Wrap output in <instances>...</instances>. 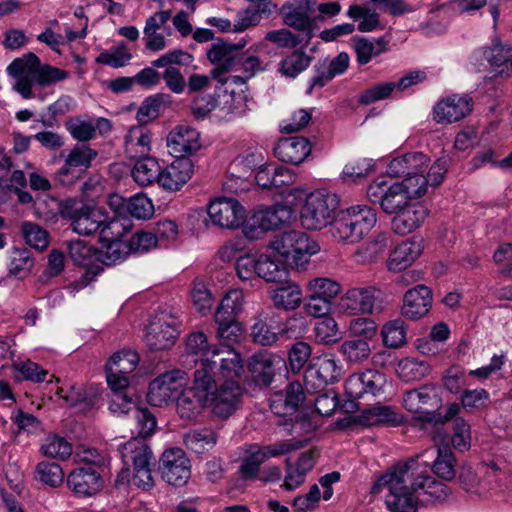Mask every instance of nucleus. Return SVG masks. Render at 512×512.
Here are the masks:
<instances>
[{
  "label": "nucleus",
  "mask_w": 512,
  "mask_h": 512,
  "mask_svg": "<svg viewBox=\"0 0 512 512\" xmlns=\"http://www.w3.org/2000/svg\"><path fill=\"white\" fill-rule=\"evenodd\" d=\"M391 238L388 233L380 232L372 239L357 248L353 257L358 264H371L383 256L390 246Z\"/></svg>",
  "instance_id": "nucleus-38"
},
{
  "label": "nucleus",
  "mask_w": 512,
  "mask_h": 512,
  "mask_svg": "<svg viewBox=\"0 0 512 512\" xmlns=\"http://www.w3.org/2000/svg\"><path fill=\"white\" fill-rule=\"evenodd\" d=\"M288 276L286 265L270 256L258 255V277L267 282H282Z\"/></svg>",
  "instance_id": "nucleus-49"
},
{
  "label": "nucleus",
  "mask_w": 512,
  "mask_h": 512,
  "mask_svg": "<svg viewBox=\"0 0 512 512\" xmlns=\"http://www.w3.org/2000/svg\"><path fill=\"white\" fill-rule=\"evenodd\" d=\"M36 477L44 485L56 488L63 483L65 475L59 464L41 461L36 466Z\"/></svg>",
  "instance_id": "nucleus-60"
},
{
  "label": "nucleus",
  "mask_w": 512,
  "mask_h": 512,
  "mask_svg": "<svg viewBox=\"0 0 512 512\" xmlns=\"http://www.w3.org/2000/svg\"><path fill=\"white\" fill-rule=\"evenodd\" d=\"M128 213L136 219H149L154 214V205L152 200L143 193H137L126 201Z\"/></svg>",
  "instance_id": "nucleus-64"
},
{
  "label": "nucleus",
  "mask_w": 512,
  "mask_h": 512,
  "mask_svg": "<svg viewBox=\"0 0 512 512\" xmlns=\"http://www.w3.org/2000/svg\"><path fill=\"white\" fill-rule=\"evenodd\" d=\"M208 215L212 223L226 229L241 227L247 217L242 204L232 197H217L208 206Z\"/></svg>",
  "instance_id": "nucleus-15"
},
{
  "label": "nucleus",
  "mask_w": 512,
  "mask_h": 512,
  "mask_svg": "<svg viewBox=\"0 0 512 512\" xmlns=\"http://www.w3.org/2000/svg\"><path fill=\"white\" fill-rule=\"evenodd\" d=\"M22 236L30 247L44 250L49 245V234L40 225L33 222H23L21 225Z\"/></svg>",
  "instance_id": "nucleus-62"
},
{
  "label": "nucleus",
  "mask_w": 512,
  "mask_h": 512,
  "mask_svg": "<svg viewBox=\"0 0 512 512\" xmlns=\"http://www.w3.org/2000/svg\"><path fill=\"white\" fill-rule=\"evenodd\" d=\"M310 141L302 136L280 139L274 147V155L282 162L301 164L311 153Z\"/></svg>",
  "instance_id": "nucleus-30"
},
{
  "label": "nucleus",
  "mask_w": 512,
  "mask_h": 512,
  "mask_svg": "<svg viewBox=\"0 0 512 512\" xmlns=\"http://www.w3.org/2000/svg\"><path fill=\"white\" fill-rule=\"evenodd\" d=\"M384 346L388 348H400L407 342V326L401 319L386 322L381 329Z\"/></svg>",
  "instance_id": "nucleus-52"
},
{
  "label": "nucleus",
  "mask_w": 512,
  "mask_h": 512,
  "mask_svg": "<svg viewBox=\"0 0 512 512\" xmlns=\"http://www.w3.org/2000/svg\"><path fill=\"white\" fill-rule=\"evenodd\" d=\"M217 442V436L212 430H193L185 435L186 447L197 454L212 449Z\"/></svg>",
  "instance_id": "nucleus-57"
},
{
  "label": "nucleus",
  "mask_w": 512,
  "mask_h": 512,
  "mask_svg": "<svg viewBox=\"0 0 512 512\" xmlns=\"http://www.w3.org/2000/svg\"><path fill=\"white\" fill-rule=\"evenodd\" d=\"M489 401L490 394L483 388L465 389L460 397L462 408L470 413L485 409Z\"/></svg>",
  "instance_id": "nucleus-63"
},
{
  "label": "nucleus",
  "mask_w": 512,
  "mask_h": 512,
  "mask_svg": "<svg viewBox=\"0 0 512 512\" xmlns=\"http://www.w3.org/2000/svg\"><path fill=\"white\" fill-rule=\"evenodd\" d=\"M296 218L295 209L282 203L257 207L244 228L245 235L258 238L260 234L289 225Z\"/></svg>",
  "instance_id": "nucleus-8"
},
{
  "label": "nucleus",
  "mask_w": 512,
  "mask_h": 512,
  "mask_svg": "<svg viewBox=\"0 0 512 512\" xmlns=\"http://www.w3.org/2000/svg\"><path fill=\"white\" fill-rule=\"evenodd\" d=\"M386 376L376 370H365L350 375L345 381V392L351 399H360L365 395L379 396L384 392Z\"/></svg>",
  "instance_id": "nucleus-19"
},
{
  "label": "nucleus",
  "mask_w": 512,
  "mask_h": 512,
  "mask_svg": "<svg viewBox=\"0 0 512 512\" xmlns=\"http://www.w3.org/2000/svg\"><path fill=\"white\" fill-rule=\"evenodd\" d=\"M189 377L180 369L167 371L156 377L149 384L147 400L150 405L163 407L167 405L184 387Z\"/></svg>",
  "instance_id": "nucleus-13"
},
{
  "label": "nucleus",
  "mask_w": 512,
  "mask_h": 512,
  "mask_svg": "<svg viewBox=\"0 0 512 512\" xmlns=\"http://www.w3.org/2000/svg\"><path fill=\"white\" fill-rule=\"evenodd\" d=\"M283 365L281 357L267 351L253 355L248 364L255 382L264 386L272 383L276 370Z\"/></svg>",
  "instance_id": "nucleus-32"
},
{
  "label": "nucleus",
  "mask_w": 512,
  "mask_h": 512,
  "mask_svg": "<svg viewBox=\"0 0 512 512\" xmlns=\"http://www.w3.org/2000/svg\"><path fill=\"white\" fill-rule=\"evenodd\" d=\"M347 16L354 21H359L357 29L360 32L368 33L381 28L380 15L366 5H351L347 10Z\"/></svg>",
  "instance_id": "nucleus-46"
},
{
  "label": "nucleus",
  "mask_w": 512,
  "mask_h": 512,
  "mask_svg": "<svg viewBox=\"0 0 512 512\" xmlns=\"http://www.w3.org/2000/svg\"><path fill=\"white\" fill-rule=\"evenodd\" d=\"M338 309L347 315H366L383 311L381 292L375 287H353L340 296Z\"/></svg>",
  "instance_id": "nucleus-12"
},
{
  "label": "nucleus",
  "mask_w": 512,
  "mask_h": 512,
  "mask_svg": "<svg viewBox=\"0 0 512 512\" xmlns=\"http://www.w3.org/2000/svg\"><path fill=\"white\" fill-rule=\"evenodd\" d=\"M377 223L375 209L368 205H353L342 211L331 227L332 236L339 242H360Z\"/></svg>",
  "instance_id": "nucleus-4"
},
{
  "label": "nucleus",
  "mask_w": 512,
  "mask_h": 512,
  "mask_svg": "<svg viewBox=\"0 0 512 512\" xmlns=\"http://www.w3.org/2000/svg\"><path fill=\"white\" fill-rule=\"evenodd\" d=\"M6 266L9 275L24 279L31 273L34 259L26 248H12L7 252Z\"/></svg>",
  "instance_id": "nucleus-41"
},
{
  "label": "nucleus",
  "mask_w": 512,
  "mask_h": 512,
  "mask_svg": "<svg viewBox=\"0 0 512 512\" xmlns=\"http://www.w3.org/2000/svg\"><path fill=\"white\" fill-rule=\"evenodd\" d=\"M363 419L369 426L379 424L398 426L404 420L403 416L394 407L382 404L367 408L363 413Z\"/></svg>",
  "instance_id": "nucleus-45"
},
{
  "label": "nucleus",
  "mask_w": 512,
  "mask_h": 512,
  "mask_svg": "<svg viewBox=\"0 0 512 512\" xmlns=\"http://www.w3.org/2000/svg\"><path fill=\"white\" fill-rule=\"evenodd\" d=\"M212 388V382L207 378L206 372L195 370L192 387L182 392L177 399L178 415L185 420H192L199 416L207 407V400Z\"/></svg>",
  "instance_id": "nucleus-11"
},
{
  "label": "nucleus",
  "mask_w": 512,
  "mask_h": 512,
  "mask_svg": "<svg viewBox=\"0 0 512 512\" xmlns=\"http://www.w3.org/2000/svg\"><path fill=\"white\" fill-rule=\"evenodd\" d=\"M131 59L132 54L127 45L125 43H120L101 52L97 56L96 62L117 69L126 66Z\"/></svg>",
  "instance_id": "nucleus-58"
},
{
  "label": "nucleus",
  "mask_w": 512,
  "mask_h": 512,
  "mask_svg": "<svg viewBox=\"0 0 512 512\" xmlns=\"http://www.w3.org/2000/svg\"><path fill=\"white\" fill-rule=\"evenodd\" d=\"M423 239L411 238L402 241L390 253L387 268L392 272H400L411 266L422 254Z\"/></svg>",
  "instance_id": "nucleus-29"
},
{
  "label": "nucleus",
  "mask_w": 512,
  "mask_h": 512,
  "mask_svg": "<svg viewBox=\"0 0 512 512\" xmlns=\"http://www.w3.org/2000/svg\"><path fill=\"white\" fill-rule=\"evenodd\" d=\"M206 376L213 385L207 400V407L215 417L228 419L240 408L244 388L237 381H223L218 386L212 374L206 373Z\"/></svg>",
  "instance_id": "nucleus-10"
},
{
  "label": "nucleus",
  "mask_w": 512,
  "mask_h": 512,
  "mask_svg": "<svg viewBox=\"0 0 512 512\" xmlns=\"http://www.w3.org/2000/svg\"><path fill=\"white\" fill-rule=\"evenodd\" d=\"M8 74L15 79L13 89L24 99L36 97L34 86L46 87L68 78L69 73L57 67L40 65L39 58L29 53L23 58L12 61L7 68Z\"/></svg>",
  "instance_id": "nucleus-3"
},
{
  "label": "nucleus",
  "mask_w": 512,
  "mask_h": 512,
  "mask_svg": "<svg viewBox=\"0 0 512 512\" xmlns=\"http://www.w3.org/2000/svg\"><path fill=\"white\" fill-rule=\"evenodd\" d=\"M280 13L283 16L284 24L304 33L305 37L302 40L306 46L313 37L310 0L287 2L282 5Z\"/></svg>",
  "instance_id": "nucleus-22"
},
{
  "label": "nucleus",
  "mask_w": 512,
  "mask_h": 512,
  "mask_svg": "<svg viewBox=\"0 0 512 512\" xmlns=\"http://www.w3.org/2000/svg\"><path fill=\"white\" fill-rule=\"evenodd\" d=\"M299 319H301V316H299ZM297 320V314L289 317L285 322L257 318L251 327V337L255 343L262 346H271L279 340L280 336L292 337L294 322Z\"/></svg>",
  "instance_id": "nucleus-20"
},
{
  "label": "nucleus",
  "mask_w": 512,
  "mask_h": 512,
  "mask_svg": "<svg viewBox=\"0 0 512 512\" xmlns=\"http://www.w3.org/2000/svg\"><path fill=\"white\" fill-rule=\"evenodd\" d=\"M306 291L308 294H312L333 303V300L341 291V285L331 278L317 277L307 282Z\"/></svg>",
  "instance_id": "nucleus-55"
},
{
  "label": "nucleus",
  "mask_w": 512,
  "mask_h": 512,
  "mask_svg": "<svg viewBox=\"0 0 512 512\" xmlns=\"http://www.w3.org/2000/svg\"><path fill=\"white\" fill-rule=\"evenodd\" d=\"M472 110V98L453 94L439 100L433 108V119L439 124H451L466 117Z\"/></svg>",
  "instance_id": "nucleus-23"
},
{
  "label": "nucleus",
  "mask_w": 512,
  "mask_h": 512,
  "mask_svg": "<svg viewBox=\"0 0 512 512\" xmlns=\"http://www.w3.org/2000/svg\"><path fill=\"white\" fill-rule=\"evenodd\" d=\"M139 355L136 351L124 349L113 354L105 365V370L129 375L139 364Z\"/></svg>",
  "instance_id": "nucleus-51"
},
{
  "label": "nucleus",
  "mask_w": 512,
  "mask_h": 512,
  "mask_svg": "<svg viewBox=\"0 0 512 512\" xmlns=\"http://www.w3.org/2000/svg\"><path fill=\"white\" fill-rule=\"evenodd\" d=\"M401 403L418 423L430 424L439 419L438 409L442 405V399L435 384H424L404 392Z\"/></svg>",
  "instance_id": "nucleus-6"
},
{
  "label": "nucleus",
  "mask_w": 512,
  "mask_h": 512,
  "mask_svg": "<svg viewBox=\"0 0 512 512\" xmlns=\"http://www.w3.org/2000/svg\"><path fill=\"white\" fill-rule=\"evenodd\" d=\"M339 352L348 364H361L371 355V347L368 341L361 339L345 340L339 348Z\"/></svg>",
  "instance_id": "nucleus-50"
},
{
  "label": "nucleus",
  "mask_w": 512,
  "mask_h": 512,
  "mask_svg": "<svg viewBox=\"0 0 512 512\" xmlns=\"http://www.w3.org/2000/svg\"><path fill=\"white\" fill-rule=\"evenodd\" d=\"M400 461L381 476L374 487L386 488L385 503L390 512H417L418 504H437L447 500L452 490L429 472L421 470L418 459Z\"/></svg>",
  "instance_id": "nucleus-1"
},
{
  "label": "nucleus",
  "mask_w": 512,
  "mask_h": 512,
  "mask_svg": "<svg viewBox=\"0 0 512 512\" xmlns=\"http://www.w3.org/2000/svg\"><path fill=\"white\" fill-rule=\"evenodd\" d=\"M220 347L211 344L207 335L202 331L190 333L186 338L185 352L193 358L196 370L212 374L217 365L216 355Z\"/></svg>",
  "instance_id": "nucleus-17"
},
{
  "label": "nucleus",
  "mask_w": 512,
  "mask_h": 512,
  "mask_svg": "<svg viewBox=\"0 0 512 512\" xmlns=\"http://www.w3.org/2000/svg\"><path fill=\"white\" fill-rule=\"evenodd\" d=\"M427 216V207L421 202L413 201L394 215L391 228L398 235H407L418 229Z\"/></svg>",
  "instance_id": "nucleus-27"
},
{
  "label": "nucleus",
  "mask_w": 512,
  "mask_h": 512,
  "mask_svg": "<svg viewBox=\"0 0 512 512\" xmlns=\"http://www.w3.org/2000/svg\"><path fill=\"white\" fill-rule=\"evenodd\" d=\"M483 56L493 71L503 77L512 76V47L500 42L483 50Z\"/></svg>",
  "instance_id": "nucleus-39"
},
{
  "label": "nucleus",
  "mask_w": 512,
  "mask_h": 512,
  "mask_svg": "<svg viewBox=\"0 0 512 512\" xmlns=\"http://www.w3.org/2000/svg\"><path fill=\"white\" fill-rule=\"evenodd\" d=\"M66 484L75 496L87 498L95 496L102 490L104 480L92 467H76L68 473Z\"/></svg>",
  "instance_id": "nucleus-21"
},
{
  "label": "nucleus",
  "mask_w": 512,
  "mask_h": 512,
  "mask_svg": "<svg viewBox=\"0 0 512 512\" xmlns=\"http://www.w3.org/2000/svg\"><path fill=\"white\" fill-rule=\"evenodd\" d=\"M270 248L278 255L290 259L297 271H304L310 258L320 252V245L305 232L286 231L274 237Z\"/></svg>",
  "instance_id": "nucleus-5"
},
{
  "label": "nucleus",
  "mask_w": 512,
  "mask_h": 512,
  "mask_svg": "<svg viewBox=\"0 0 512 512\" xmlns=\"http://www.w3.org/2000/svg\"><path fill=\"white\" fill-rule=\"evenodd\" d=\"M96 156V151L87 145H77L67 154L65 165L61 168L60 173L66 175L69 172V168L86 169Z\"/></svg>",
  "instance_id": "nucleus-56"
},
{
  "label": "nucleus",
  "mask_w": 512,
  "mask_h": 512,
  "mask_svg": "<svg viewBox=\"0 0 512 512\" xmlns=\"http://www.w3.org/2000/svg\"><path fill=\"white\" fill-rule=\"evenodd\" d=\"M118 228L117 221H109V225L101 230L100 240L103 243L102 250L98 255V259L105 265H114L123 261L130 253L128 242H124L119 238L109 236L110 231Z\"/></svg>",
  "instance_id": "nucleus-31"
},
{
  "label": "nucleus",
  "mask_w": 512,
  "mask_h": 512,
  "mask_svg": "<svg viewBox=\"0 0 512 512\" xmlns=\"http://www.w3.org/2000/svg\"><path fill=\"white\" fill-rule=\"evenodd\" d=\"M166 145L175 158L187 157L200 149V133L190 126H176L169 132Z\"/></svg>",
  "instance_id": "nucleus-25"
},
{
  "label": "nucleus",
  "mask_w": 512,
  "mask_h": 512,
  "mask_svg": "<svg viewBox=\"0 0 512 512\" xmlns=\"http://www.w3.org/2000/svg\"><path fill=\"white\" fill-rule=\"evenodd\" d=\"M458 481L461 488L470 495L484 497L490 491L487 483L482 481L476 472L467 465H463L460 468Z\"/></svg>",
  "instance_id": "nucleus-53"
},
{
  "label": "nucleus",
  "mask_w": 512,
  "mask_h": 512,
  "mask_svg": "<svg viewBox=\"0 0 512 512\" xmlns=\"http://www.w3.org/2000/svg\"><path fill=\"white\" fill-rule=\"evenodd\" d=\"M245 304L244 292L240 289H230L222 297L213 318H229L237 320L243 312Z\"/></svg>",
  "instance_id": "nucleus-44"
},
{
  "label": "nucleus",
  "mask_w": 512,
  "mask_h": 512,
  "mask_svg": "<svg viewBox=\"0 0 512 512\" xmlns=\"http://www.w3.org/2000/svg\"><path fill=\"white\" fill-rule=\"evenodd\" d=\"M344 373L341 360L333 353L312 357L304 374L305 389L309 394L338 382Z\"/></svg>",
  "instance_id": "nucleus-9"
},
{
  "label": "nucleus",
  "mask_w": 512,
  "mask_h": 512,
  "mask_svg": "<svg viewBox=\"0 0 512 512\" xmlns=\"http://www.w3.org/2000/svg\"><path fill=\"white\" fill-rule=\"evenodd\" d=\"M177 336L175 318L162 312L150 321L146 328L144 341L150 350H165L174 345Z\"/></svg>",
  "instance_id": "nucleus-16"
},
{
  "label": "nucleus",
  "mask_w": 512,
  "mask_h": 512,
  "mask_svg": "<svg viewBox=\"0 0 512 512\" xmlns=\"http://www.w3.org/2000/svg\"><path fill=\"white\" fill-rule=\"evenodd\" d=\"M425 194V180L423 178H405L401 182L390 184L387 195L382 202V210L395 215L404 207Z\"/></svg>",
  "instance_id": "nucleus-14"
},
{
  "label": "nucleus",
  "mask_w": 512,
  "mask_h": 512,
  "mask_svg": "<svg viewBox=\"0 0 512 512\" xmlns=\"http://www.w3.org/2000/svg\"><path fill=\"white\" fill-rule=\"evenodd\" d=\"M137 159L131 171L134 181L140 186H147L155 181L159 184L161 167L157 159L149 155Z\"/></svg>",
  "instance_id": "nucleus-42"
},
{
  "label": "nucleus",
  "mask_w": 512,
  "mask_h": 512,
  "mask_svg": "<svg viewBox=\"0 0 512 512\" xmlns=\"http://www.w3.org/2000/svg\"><path fill=\"white\" fill-rule=\"evenodd\" d=\"M153 234L158 246L167 248L178 242L181 231L174 220L163 219L156 223Z\"/></svg>",
  "instance_id": "nucleus-59"
},
{
  "label": "nucleus",
  "mask_w": 512,
  "mask_h": 512,
  "mask_svg": "<svg viewBox=\"0 0 512 512\" xmlns=\"http://www.w3.org/2000/svg\"><path fill=\"white\" fill-rule=\"evenodd\" d=\"M432 307V291L425 285L409 289L403 297L402 315L409 320L424 317Z\"/></svg>",
  "instance_id": "nucleus-28"
},
{
  "label": "nucleus",
  "mask_w": 512,
  "mask_h": 512,
  "mask_svg": "<svg viewBox=\"0 0 512 512\" xmlns=\"http://www.w3.org/2000/svg\"><path fill=\"white\" fill-rule=\"evenodd\" d=\"M132 418L135 421L137 436L118 447L123 468L116 478V485H133L144 491L153 488L152 467L155 457L146 443L156 427V419L147 408H134Z\"/></svg>",
  "instance_id": "nucleus-2"
},
{
  "label": "nucleus",
  "mask_w": 512,
  "mask_h": 512,
  "mask_svg": "<svg viewBox=\"0 0 512 512\" xmlns=\"http://www.w3.org/2000/svg\"><path fill=\"white\" fill-rule=\"evenodd\" d=\"M292 449V445L286 442H277L266 446L251 444L246 449V455L260 467L262 463L269 460L270 458L285 455Z\"/></svg>",
  "instance_id": "nucleus-47"
},
{
  "label": "nucleus",
  "mask_w": 512,
  "mask_h": 512,
  "mask_svg": "<svg viewBox=\"0 0 512 512\" xmlns=\"http://www.w3.org/2000/svg\"><path fill=\"white\" fill-rule=\"evenodd\" d=\"M353 41L356 60L359 65L368 64L374 57L385 52L388 45L385 37H378L373 41L364 37H355Z\"/></svg>",
  "instance_id": "nucleus-43"
},
{
  "label": "nucleus",
  "mask_w": 512,
  "mask_h": 512,
  "mask_svg": "<svg viewBox=\"0 0 512 512\" xmlns=\"http://www.w3.org/2000/svg\"><path fill=\"white\" fill-rule=\"evenodd\" d=\"M207 59L215 66L211 70V76L218 78L230 71L235 70L237 55L233 52L230 43L217 41L207 50Z\"/></svg>",
  "instance_id": "nucleus-35"
},
{
  "label": "nucleus",
  "mask_w": 512,
  "mask_h": 512,
  "mask_svg": "<svg viewBox=\"0 0 512 512\" xmlns=\"http://www.w3.org/2000/svg\"><path fill=\"white\" fill-rule=\"evenodd\" d=\"M160 472L168 484L182 487L191 477V463L180 448L165 450L160 459Z\"/></svg>",
  "instance_id": "nucleus-18"
},
{
  "label": "nucleus",
  "mask_w": 512,
  "mask_h": 512,
  "mask_svg": "<svg viewBox=\"0 0 512 512\" xmlns=\"http://www.w3.org/2000/svg\"><path fill=\"white\" fill-rule=\"evenodd\" d=\"M270 299L275 308L284 311L297 309L303 299V291L299 284L290 282L270 291Z\"/></svg>",
  "instance_id": "nucleus-40"
},
{
  "label": "nucleus",
  "mask_w": 512,
  "mask_h": 512,
  "mask_svg": "<svg viewBox=\"0 0 512 512\" xmlns=\"http://www.w3.org/2000/svg\"><path fill=\"white\" fill-rule=\"evenodd\" d=\"M68 253L71 260L80 266H91L98 259L97 251L79 239L68 243Z\"/></svg>",
  "instance_id": "nucleus-61"
},
{
  "label": "nucleus",
  "mask_w": 512,
  "mask_h": 512,
  "mask_svg": "<svg viewBox=\"0 0 512 512\" xmlns=\"http://www.w3.org/2000/svg\"><path fill=\"white\" fill-rule=\"evenodd\" d=\"M152 133L144 125L131 127L125 136V152L128 157L142 158L151 151Z\"/></svg>",
  "instance_id": "nucleus-36"
},
{
  "label": "nucleus",
  "mask_w": 512,
  "mask_h": 512,
  "mask_svg": "<svg viewBox=\"0 0 512 512\" xmlns=\"http://www.w3.org/2000/svg\"><path fill=\"white\" fill-rule=\"evenodd\" d=\"M41 453L50 458L66 460L72 454V445L64 437L49 434L42 442Z\"/></svg>",
  "instance_id": "nucleus-54"
},
{
  "label": "nucleus",
  "mask_w": 512,
  "mask_h": 512,
  "mask_svg": "<svg viewBox=\"0 0 512 512\" xmlns=\"http://www.w3.org/2000/svg\"><path fill=\"white\" fill-rule=\"evenodd\" d=\"M339 200L336 194L325 189L309 193L307 202L300 211V221L307 230H321L331 224L338 209Z\"/></svg>",
  "instance_id": "nucleus-7"
},
{
  "label": "nucleus",
  "mask_w": 512,
  "mask_h": 512,
  "mask_svg": "<svg viewBox=\"0 0 512 512\" xmlns=\"http://www.w3.org/2000/svg\"><path fill=\"white\" fill-rule=\"evenodd\" d=\"M428 162V156L422 152H409L393 158L387 166V173L393 177L411 178L424 172Z\"/></svg>",
  "instance_id": "nucleus-33"
},
{
  "label": "nucleus",
  "mask_w": 512,
  "mask_h": 512,
  "mask_svg": "<svg viewBox=\"0 0 512 512\" xmlns=\"http://www.w3.org/2000/svg\"><path fill=\"white\" fill-rule=\"evenodd\" d=\"M194 165L189 157H178L161 169L159 186L168 192L179 191L192 177Z\"/></svg>",
  "instance_id": "nucleus-26"
},
{
  "label": "nucleus",
  "mask_w": 512,
  "mask_h": 512,
  "mask_svg": "<svg viewBox=\"0 0 512 512\" xmlns=\"http://www.w3.org/2000/svg\"><path fill=\"white\" fill-rule=\"evenodd\" d=\"M431 367L426 361L404 358L399 361L396 373L405 382L419 381L430 374Z\"/></svg>",
  "instance_id": "nucleus-48"
},
{
  "label": "nucleus",
  "mask_w": 512,
  "mask_h": 512,
  "mask_svg": "<svg viewBox=\"0 0 512 512\" xmlns=\"http://www.w3.org/2000/svg\"><path fill=\"white\" fill-rule=\"evenodd\" d=\"M73 232L88 236L108 227L107 215L100 209L81 206L67 213Z\"/></svg>",
  "instance_id": "nucleus-24"
},
{
  "label": "nucleus",
  "mask_w": 512,
  "mask_h": 512,
  "mask_svg": "<svg viewBox=\"0 0 512 512\" xmlns=\"http://www.w3.org/2000/svg\"><path fill=\"white\" fill-rule=\"evenodd\" d=\"M217 365L212 372L213 378L218 375L224 381H237L245 372L244 361L241 355L232 348L222 349L216 355Z\"/></svg>",
  "instance_id": "nucleus-34"
},
{
  "label": "nucleus",
  "mask_w": 512,
  "mask_h": 512,
  "mask_svg": "<svg viewBox=\"0 0 512 512\" xmlns=\"http://www.w3.org/2000/svg\"><path fill=\"white\" fill-rule=\"evenodd\" d=\"M436 453V458L432 463L425 462L426 466L431 467L433 473L444 481H452L456 476V457L449 446H439L434 449L426 450L421 456Z\"/></svg>",
  "instance_id": "nucleus-37"
}]
</instances>
